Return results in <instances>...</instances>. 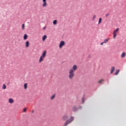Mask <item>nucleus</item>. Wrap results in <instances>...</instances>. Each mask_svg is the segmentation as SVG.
<instances>
[{
	"mask_svg": "<svg viewBox=\"0 0 126 126\" xmlns=\"http://www.w3.org/2000/svg\"><path fill=\"white\" fill-rule=\"evenodd\" d=\"M26 48H28V47H29V41H27L26 42Z\"/></svg>",
	"mask_w": 126,
	"mask_h": 126,
	"instance_id": "obj_12",
	"label": "nucleus"
},
{
	"mask_svg": "<svg viewBox=\"0 0 126 126\" xmlns=\"http://www.w3.org/2000/svg\"><path fill=\"white\" fill-rule=\"evenodd\" d=\"M24 87L25 89H27V83H25L24 85Z\"/></svg>",
	"mask_w": 126,
	"mask_h": 126,
	"instance_id": "obj_22",
	"label": "nucleus"
},
{
	"mask_svg": "<svg viewBox=\"0 0 126 126\" xmlns=\"http://www.w3.org/2000/svg\"><path fill=\"white\" fill-rule=\"evenodd\" d=\"M119 72H120V70L119 69L117 70L115 73V75H118V74H119Z\"/></svg>",
	"mask_w": 126,
	"mask_h": 126,
	"instance_id": "obj_18",
	"label": "nucleus"
},
{
	"mask_svg": "<svg viewBox=\"0 0 126 126\" xmlns=\"http://www.w3.org/2000/svg\"><path fill=\"white\" fill-rule=\"evenodd\" d=\"M103 81H104V80H103V79L100 80L99 81H98V83L99 84H101V83H102V82H103Z\"/></svg>",
	"mask_w": 126,
	"mask_h": 126,
	"instance_id": "obj_23",
	"label": "nucleus"
},
{
	"mask_svg": "<svg viewBox=\"0 0 126 126\" xmlns=\"http://www.w3.org/2000/svg\"><path fill=\"white\" fill-rule=\"evenodd\" d=\"M26 111H27V108H24V109H23L24 113H25V112H26Z\"/></svg>",
	"mask_w": 126,
	"mask_h": 126,
	"instance_id": "obj_26",
	"label": "nucleus"
},
{
	"mask_svg": "<svg viewBox=\"0 0 126 126\" xmlns=\"http://www.w3.org/2000/svg\"><path fill=\"white\" fill-rule=\"evenodd\" d=\"M95 17H96L95 15H94L93 18V20H94V19H95Z\"/></svg>",
	"mask_w": 126,
	"mask_h": 126,
	"instance_id": "obj_29",
	"label": "nucleus"
},
{
	"mask_svg": "<svg viewBox=\"0 0 126 126\" xmlns=\"http://www.w3.org/2000/svg\"><path fill=\"white\" fill-rule=\"evenodd\" d=\"M43 58L44 57H43V56H41L40 57L39 61V63H41V62H43Z\"/></svg>",
	"mask_w": 126,
	"mask_h": 126,
	"instance_id": "obj_15",
	"label": "nucleus"
},
{
	"mask_svg": "<svg viewBox=\"0 0 126 126\" xmlns=\"http://www.w3.org/2000/svg\"><path fill=\"white\" fill-rule=\"evenodd\" d=\"M32 113H34V111H32Z\"/></svg>",
	"mask_w": 126,
	"mask_h": 126,
	"instance_id": "obj_35",
	"label": "nucleus"
},
{
	"mask_svg": "<svg viewBox=\"0 0 126 126\" xmlns=\"http://www.w3.org/2000/svg\"><path fill=\"white\" fill-rule=\"evenodd\" d=\"M84 101H85V100H84V97H83L82 99V103L83 104L84 103Z\"/></svg>",
	"mask_w": 126,
	"mask_h": 126,
	"instance_id": "obj_27",
	"label": "nucleus"
},
{
	"mask_svg": "<svg viewBox=\"0 0 126 126\" xmlns=\"http://www.w3.org/2000/svg\"><path fill=\"white\" fill-rule=\"evenodd\" d=\"M56 97V94H54L51 97V100H53V99H55V97Z\"/></svg>",
	"mask_w": 126,
	"mask_h": 126,
	"instance_id": "obj_14",
	"label": "nucleus"
},
{
	"mask_svg": "<svg viewBox=\"0 0 126 126\" xmlns=\"http://www.w3.org/2000/svg\"><path fill=\"white\" fill-rule=\"evenodd\" d=\"M13 102H14V101L13 100V99H12V98L9 99V103H10V104H12V103H13Z\"/></svg>",
	"mask_w": 126,
	"mask_h": 126,
	"instance_id": "obj_10",
	"label": "nucleus"
},
{
	"mask_svg": "<svg viewBox=\"0 0 126 126\" xmlns=\"http://www.w3.org/2000/svg\"><path fill=\"white\" fill-rule=\"evenodd\" d=\"M25 27V25L24 24H23L22 25V29H24Z\"/></svg>",
	"mask_w": 126,
	"mask_h": 126,
	"instance_id": "obj_28",
	"label": "nucleus"
},
{
	"mask_svg": "<svg viewBox=\"0 0 126 126\" xmlns=\"http://www.w3.org/2000/svg\"><path fill=\"white\" fill-rule=\"evenodd\" d=\"M72 110L73 111V112H77V111H78V108H77L76 107V106H74L72 108Z\"/></svg>",
	"mask_w": 126,
	"mask_h": 126,
	"instance_id": "obj_5",
	"label": "nucleus"
},
{
	"mask_svg": "<svg viewBox=\"0 0 126 126\" xmlns=\"http://www.w3.org/2000/svg\"><path fill=\"white\" fill-rule=\"evenodd\" d=\"M63 121H67V120L69 119V117L68 116L65 115L63 116Z\"/></svg>",
	"mask_w": 126,
	"mask_h": 126,
	"instance_id": "obj_7",
	"label": "nucleus"
},
{
	"mask_svg": "<svg viewBox=\"0 0 126 126\" xmlns=\"http://www.w3.org/2000/svg\"><path fill=\"white\" fill-rule=\"evenodd\" d=\"M2 89H6V85L5 84H3L2 87Z\"/></svg>",
	"mask_w": 126,
	"mask_h": 126,
	"instance_id": "obj_21",
	"label": "nucleus"
},
{
	"mask_svg": "<svg viewBox=\"0 0 126 126\" xmlns=\"http://www.w3.org/2000/svg\"><path fill=\"white\" fill-rule=\"evenodd\" d=\"M113 38H116V37H117V33H115L113 32Z\"/></svg>",
	"mask_w": 126,
	"mask_h": 126,
	"instance_id": "obj_25",
	"label": "nucleus"
},
{
	"mask_svg": "<svg viewBox=\"0 0 126 126\" xmlns=\"http://www.w3.org/2000/svg\"><path fill=\"white\" fill-rule=\"evenodd\" d=\"M74 118H73V117L71 116L70 119L68 120H67L66 122L64 123L63 126H67L68 124H70L72 121H73Z\"/></svg>",
	"mask_w": 126,
	"mask_h": 126,
	"instance_id": "obj_1",
	"label": "nucleus"
},
{
	"mask_svg": "<svg viewBox=\"0 0 126 126\" xmlns=\"http://www.w3.org/2000/svg\"><path fill=\"white\" fill-rule=\"evenodd\" d=\"M45 29H46V27H44L43 28V30H45Z\"/></svg>",
	"mask_w": 126,
	"mask_h": 126,
	"instance_id": "obj_33",
	"label": "nucleus"
},
{
	"mask_svg": "<svg viewBox=\"0 0 126 126\" xmlns=\"http://www.w3.org/2000/svg\"><path fill=\"white\" fill-rule=\"evenodd\" d=\"M74 77V73L72 71L69 70V79H72Z\"/></svg>",
	"mask_w": 126,
	"mask_h": 126,
	"instance_id": "obj_2",
	"label": "nucleus"
},
{
	"mask_svg": "<svg viewBox=\"0 0 126 126\" xmlns=\"http://www.w3.org/2000/svg\"><path fill=\"white\" fill-rule=\"evenodd\" d=\"M79 109H82V106H80L79 107Z\"/></svg>",
	"mask_w": 126,
	"mask_h": 126,
	"instance_id": "obj_30",
	"label": "nucleus"
},
{
	"mask_svg": "<svg viewBox=\"0 0 126 126\" xmlns=\"http://www.w3.org/2000/svg\"><path fill=\"white\" fill-rule=\"evenodd\" d=\"M114 71H115V67L112 66L111 67V69L110 72L111 74H112L113 72H114Z\"/></svg>",
	"mask_w": 126,
	"mask_h": 126,
	"instance_id": "obj_9",
	"label": "nucleus"
},
{
	"mask_svg": "<svg viewBox=\"0 0 126 126\" xmlns=\"http://www.w3.org/2000/svg\"><path fill=\"white\" fill-rule=\"evenodd\" d=\"M108 41H109V38L104 39L103 43H104V44H106V43H107V42H108Z\"/></svg>",
	"mask_w": 126,
	"mask_h": 126,
	"instance_id": "obj_17",
	"label": "nucleus"
},
{
	"mask_svg": "<svg viewBox=\"0 0 126 126\" xmlns=\"http://www.w3.org/2000/svg\"><path fill=\"white\" fill-rule=\"evenodd\" d=\"M119 30H120V29L119 28H117L114 31L113 33H116L117 32H118V31H119Z\"/></svg>",
	"mask_w": 126,
	"mask_h": 126,
	"instance_id": "obj_16",
	"label": "nucleus"
},
{
	"mask_svg": "<svg viewBox=\"0 0 126 126\" xmlns=\"http://www.w3.org/2000/svg\"><path fill=\"white\" fill-rule=\"evenodd\" d=\"M46 39H47V35H43V36L42 37V41H45Z\"/></svg>",
	"mask_w": 126,
	"mask_h": 126,
	"instance_id": "obj_13",
	"label": "nucleus"
},
{
	"mask_svg": "<svg viewBox=\"0 0 126 126\" xmlns=\"http://www.w3.org/2000/svg\"><path fill=\"white\" fill-rule=\"evenodd\" d=\"M101 22H102V18H100L99 19V21H98V24H100V23H101Z\"/></svg>",
	"mask_w": 126,
	"mask_h": 126,
	"instance_id": "obj_24",
	"label": "nucleus"
},
{
	"mask_svg": "<svg viewBox=\"0 0 126 126\" xmlns=\"http://www.w3.org/2000/svg\"><path fill=\"white\" fill-rule=\"evenodd\" d=\"M103 44H105V43H104V42H103L101 43H100V45H103Z\"/></svg>",
	"mask_w": 126,
	"mask_h": 126,
	"instance_id": "obj_31",
	"label": "nucleus"
},
{
	"mask_svg": "<svg viewBox=\"0 0 126 126\" xmlns=\"http://www.w3.org/2000/svg\"><path fill=\"white\" fill-rule=\"evenodd\" d=\"M28 38V35H27V34H25L23 37L24 40H26Z\"/></svg>",
	"mask_w": 126,
	"mask_h": 126,
	"instance_id": "obj_11",
	"label": "nucleus"
},
{
	"mask_svg": "<svg viewBox=\"0 0 126 126\" xmlns=\"http://www.w3.org/2000/svg\"><path fill=\"white\" fill-rule=\"evenodd\" d=\"M124 57H126V53L123 52L121 55V58H124Z\"/></svg>",
	"mask_w": 126,
	"mask_h": 126,
	"instance_id": "obj_19",
	"label": "nucleus"
},
{
	"mask_svg": "<svg viewBox=\"0 0 126 126\" xmlns=\"http://www.w3.org/2000/svg\"><path fill=\"white\" fill-rule=\"evenodd\" d=\"M57 22H58V21L57 20H54L53 21V24L54 25H56V24H57Z\"/></svg>",
	"mask_w": 126,
	"mask_h": 126,
	"instance_id": "obj_20",
	"label": "nucleus"
},
{
	"mask_svg": "<svg viewBox=\"0 0 126 126\" xmlns=\"http://www.w3.org/2000/svg\"><path fill=\"white\" fill-rule=\"evenodd\" d=\"M46 54H47V52L46 51V50H44L42 53V55L41 56V57L45 58L46 57Z\"/></svg>",
	"mask_w": 126,
	"mask_h": 126,
	"instance_id": "obj_8",
	"label": "nucleus"
},
{
	"mask_svg": "<svg viewBox=\"0 0 126 126\" xmlns=\"http://www.w3.org/2000/svg\"><path fill=\"white\" fill-rule=\"evenodd\" d=\"M89 58H90V55L89 56Z\"/></svg>",
	"mask_w": 126,
	"mask_h": 126,
	"instance_id": "obj_34",
	"label": "nucleus"
},
{
	"mask_svg": "<svg viewBox=\"0 0 126 126\" xmlns=\"http://www.w3.org/2000/svg\"><path fill=\"white\" fill-rule=\"evenodd\" d=\"M42 1L43 2L42 4L43 7H46L47 6V0H42Z\"/></svg>",
	"mask_w": 126,
	"mask_h": 126,
	"instance_id": "obj_6",
	"label": "nucleus"
},
{
	"mask_svg": "<svg viewBox=\"0 0 126 126\" xmlns=\"http://www.w3.org/2000/svg\"><path fill=\"white\" fill-rule=\"evenodd\" d=\"M108 15H109V13L107 14L106 15V17H108Z\"/></svg>",
	"mask_w": 126,
	"mask_h": 126,
	"instance_id": "obj_32",
	"label": "nucleus"
},
{
	"mask_svg": "<svg viewBox=\"0 0 126 126\" xmlns=\"http://www.w3.org/2000/svg\"><path fill=\"white\" fill-rule=\"evenodd\" d=\"M76 69H77V65H74L72 67V68H71L69 70L72 71L73 72H74Z\"/></svg>",
	"mask_w": 126,
	"mask_h": 126,
	"instance_id": "obj_4",
	"label": "nucleus"
},
{
	"mask_svg": "<svg viewBox=\"0 0 126 126\" xmlns=\"http://www.w3.org/2000/svg\"><path fill=\"white\" fill-rule=\"evenodd\" d=\"M64 44H65V42L64 41H61L59 44V48L60 49H62V48H63V46H64Z\"/></svg>",
	"mask_w": 126,
	"mask_h": 126,
	"instance_id": "obj_3",
	"label": "nucleus"
}]
</instances>
